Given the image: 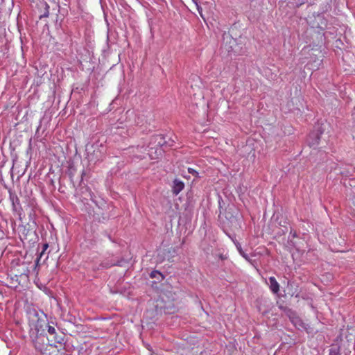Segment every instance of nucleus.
I'll return each instance as SVG.
<instances>
[{"label": "nucleus", "mask_w": 355, "mask_h": 355, "mask_svg": "<svg viewBox=\"0 0 355 355\" xmlns=\"http://www.w3.org/2000/svg\"><path fill=\"white\" fill-rule=\"evenodd\" d=\"M31 325L32 327L29 334L35 348L42 354L46 353L49 351V347L54 344L45 334V329H44V326H46L45 321L37 318L35 322L32 320Z\"/></svg>", "instance_id": "1"}, {"label": "nucleus", "mask_w": 355, "mask_h": 355, "mask_svg": "<svg viewBox=\"0 0 355 355\" xmlns=\"http://www.w3.org/2000/svg\"><path fill=\"white\" fill-rule=\"evenodd\" d=\"M64 336L63 335L62 333H60V335H58L57 334H55V335H53L52 336L51 339H50V340H53L51 343L54 344L53 345L54 347H56L55 343L62 344L64 342Z\"/></svg>", "instance_id": "8"}, {"label": "nucleus", "mask_w": 355, "mask_h": 355, "mask_svg": "<svg viewBox=\"0 0 355 355\" xmlns=\"http://www.w3.org/2000/svg\"><path fill=\"white\" fill-rule=\"evenodd\" d=\"M184 188V184L179 179H175L173 182L172 191L173 194L178 195Z\"/></svg>", "instance_id": "7"}, {"label": "nucleus", "mask_w": 355, "mask_h": 355, "mask_svg": "<svg viewBox=\"0 0 355 355\" xmlns=\"http://www.w3.org/2000/svg\"><path fill=\"white\" fill-rule=\"evenodd\" d=\"M45 324H46V326H44V328L46 327H48V332L50 334V336H53V335H55L56 334V330L54 327L47 325L46 323H45Z\"/></svg>", "instance_id": "13"}, {"label": "nucleus", "mask_w": 355, "mask_h": 355, "mask_svg": "<svg viewBox=\"0 0 355 355\" xmlns=\"http://www.w3.org/2000/svg\"><path fill=\"white\" fill-rule=\"evenodd\" d=\"M193 1L195 3V4H196V6H198V0H193Z\"/></svg>", "instance_id": "21"}, {"label": "nucleus", "mask_w": 355, "mask_h": 355, "mask_svg": "<svg viewBox=\"0 0 355 355\" xmlns=\"http://www.w3.org/2000/svg\"><path fill=\"white\" fill-rule=\"evenodd\" d=\"M174 141L169 139L165 140V137L162 135H154L150 138V144L158 146L159 147L172 146Z\"/></svg>", "instance_id": "3"}, {"label": "nucleus", "mask_w": 355, "mask_h": 355, "mask_svg": "<svg viewBox=\"0 0 355 355\" xmlns=\"http://www.w3.org/2000/svg\"><path fill=\"white\" fill-rule=\"evenodd\" d=\"M221 215H224L225 219L227 220V225L230 227H237V226L239 225V211L233 205H229L224 210V213H223L222 211L220 210L219 216L220 217Z\"/></svg>", "instance_id": "2"}, {"label": "nucleus", "mask_w": 355, "mask_h": 355, "mask_svg": "<svg viewBox=\"0 0 355 355\" xmlns=\"http://www.w3.org/2000/svg\"><path fill=\"white\" fill-rule=\"evenodd\" d=\"M329 355H340V348L336 345L333 346L329 350Z\"/></svg>", "instance_id": "11"}, {"label": "nucleus", "mask_w": 355, "mask_h": 355, "mask_svg": "<svg viewBox=\"0 0 355 355\" xmlns=\"http://www.w3.org/2000/svg\"><path fill=\"white\" fill-rule=\"evenodd\" d=\"M223 40H225L226 38L227 39L228 37H230L229 35H226V33H225L223 35Z\"/></svg>", "instance_id": "19"}, {"label": "nucleus", "mask_w": 355, "mask_h": 355, "mask_svg": "<svg viewBox=\"0 0 355 355\" xmlns=\"http://www.w3.org/2000/svg\"><path fill=\"white\" fill-rule=\"evenodd\" d=\"M156 274L162 275V274L159 272H158V271H153L151 272V274H150V277H156Z\"/></svg>", "instance_id": "16"}, {"label": "nucleus", "mask_w": 355, "mask_h": 355, "mask_svg": "<svg viewBox=\"0 0 355 355\" xmlns=\"http://www.w3.org/2000/svg\"><path fill=\"white\" fill-rule=\"evenodd\" d=\"M292 286V284L290 282H288V286Z\"/></svg>", "instance_id": "23"}, {"label": "nucleus", "mask_w": 355, "mask_h": 355, "mask_svg": "<svg viewBox=\"0 0 355 355\" xmlns=\"http://www.w3.org/2000/svg\"><path fill=\"white\" fill-rule=\"evenodd\" d=\"M293 237H295V236H296V232H294L293 233Z\"/></svg>", "instance_id": "22"}, {"label": "nucleus", "mask_w": 355, "mask_h": 355, "mask_svg": "<svg viewBox=\"0 0 355 355\" xmlns=\"http://www.w3.org/2000/svg\"><path fill=\"white\" fill-rule=\"evenodd\" d=\"M49 245L47 243L43 245V250L42 252H40V256L37 258L35 261V264L37 266L39 264V261L40 260L41 257L44 254V251L48 248Z\"/></svg>", "instance_id": "12"}, {"label": "nucleus", "mask_w": 355, "mask_h": 355, "mask_svg": "<svg viewBox=\"0 0 355 355\" xmlns=\"http://www.w3.org/2000/svg\"><path fill=\"white\" fill-rule=\"evenodd\" d=\"M188 171L189 173L192 174L195 177H197L198 175V173L193 168H189Z\"/></svg>", "instance_id": "15"}, {"label": "nucleus", "mask_w": 355, "mask_h": 355, "mask_svg": "<svg viewBox=\"0 0 355 355\" xmlns=\"http://www.w3.org/2000/svg\"><path fill=\"white\" fill-rule=\"evenodd\" d=\"M196 6H197V10H198L199 14H201V12L202 11V8L198 4Z\"/></svg>", "instance_id": "17"}, {"label": "nucleus", "mask_w": 355, "mask_h": 355, "mask_svg": "<svg viewBox=\"0 0 355 355\" xmlns=\"http://www.w3.org/2000/svg\"><path fill=\"white\" fill-rule=\"evenodd\" d=\"M49 15V6L47 3L45 4V11L44 12L40 15V19H42L43 17H48Z\"/></svg>", "instance_id": "14"}, {"label": "nucleus", "mask_w": 355, "mask_h": 355, "mask_svg": "<svg viewBox=\"0 0 355 355\" xmlns=\"http://www.w3.org/2000/svg\"><path fill=\"white\" fill-rule=\"evenodd\" d=\"M9 193H10V200L12 202L13 210L15 211H18L19 209H21L19 199L15 192H12L10 191Z\"/></svg>", "instance_id": "6"}, {"label": "nucleus", "mask_w": 355, "mask_h": 355, "mask_svg": "<svg viewBox=\"0 0 355 355\" xmlns=\"http://www.w3.org/2000/svg\"><path fill=\"white\" fill-rule=\"evenodd\" d=\"M354 172V168L350 166V168L347 170L340 171V175H342L343 176L347 177V176L353 175Z\"/></svg>", "instance_id": "10"}, {"label": "nucleus", "mask_w": 355, "mask_h": 355, "mask_svg": "<svg viewBox=\"0 0 355 355\" xmlns=\"http://www.w3.org/2000/svg\"><path fill=\"white\" fill-rule=\"evenodd\" d=\"M266 284L269 286L270 291L275 293L277 294L279 291V284L277 282L275 277H270L268 278V281L266 282Z\"/></svg>", "instance_id": "5"}, {"label": "nucleus", "mask_w": 355, "mask_h": 355, "mask_svg": "<svg viewBox=\"0 0 355 355\" xmlns=\"http://www.w3.org/2000/svg\"><path fill=\"white\" fill-rule=\"evenodd\" d=\"M35 316L37 317V313H35Z\"/></svg>", "instance_id": "24"}, {"label": "nucleus", "mask_w": 355, "mask_h": 355, "mask_svg": "<svg viewBox=\"0 0 355 355\" xmlns=\"http://www.w3.org/2000/svg\"><path fill=\"white\" fill-rule=\"evenodd\" d=\"M322 133L321 130H318L316 132H312L309 135V144L310 146H315L319 144L320 135Z\"/></svg>", "instance_id": "4"}, {"label": "nucleus", "mask_w": 355, "mask_h": 355, "mask_svg": "<svg viewBox=\"0 0 355 355\" xmlns=\"http://www.w3.org/2000/svg\"><path fill=\"white\" fill-rule=\"evenodd\" d=\"M200 17L204 19V21H205V18L202 14V11L201 12V14H200Z\"/></svg>", "instance_id": "20"}, {"label": "nucleus", "mask_w": 355, "mask_h": 355, "mask_svg": "<svg viewBox=\"0 0 355 355\" xmlns=\"http://www.w3.org/2000/svg\"><path fill=\"white\" fill-rule=\"evenodd\" d=\"M236 248H237L240 254L243 258H245L247 261H250V259L249 256L242 250L241 245L239 243H236Z\"/></svg>", "instance_id": "9"}, {"label": "nucleus", "mask_w": 355, "mask_h": 355, "mask_svg": "<svg viewBox=\"0 0 355 355\" xmlns=\"http://www.w3.org/2000/svg\"><path fill=\"white\" fill-rule=\"evenodd\" d=\"M103 266H104V267L109 268V267H110L111 266H112L113 264H111V265H110V264H109L108 263H103Z\"/></svg>", "instance_id": "18"}]
</instances>
